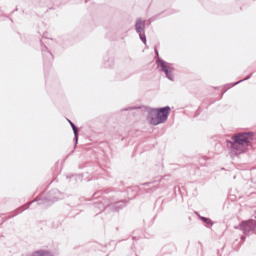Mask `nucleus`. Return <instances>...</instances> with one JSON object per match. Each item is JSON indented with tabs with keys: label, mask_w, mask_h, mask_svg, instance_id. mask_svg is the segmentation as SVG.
I'll use <instances>...</instances> for the list:
<instances>
[{
	"label": "nucleus",
	"mask_w": 256,
	"mask_h": 256,
	"mask_svg": "<svg viewBox=\"0 0 256 256\" xmlns=\"http://www.w3.org/2000/svg\"><path fill=\"white\" fill-rule=\"evenodd\" d=\"M251 135L249 133H238L232 136V141H227V147L231 149L234 155H241L247 151L251 143Z\"/></svg>",
	"instance_id": "1"
},
{
	"label": "nucleus",
	"mask_w": 256,
	"mask_h": 256,
	"mask_svg": "<svg viewBox=\"0 0 256 256\" xmlns=\"http://www.w3.org/2000/svg\"><path fill=\"white\" fill-rule=\"evenodd\" d=\"M169 113H171V107L165 106L163 108H150L148 110L147 121L150 125H161L169 119Z\"/></svg>",
	"instance_id": "2"
},
{
	"label": "nucleus",
	"mask_w": 256,
	"mask_h": 256,
	"mask_svg": "<svg viewBox=\"0 0 256 256\" xmlns=\"http://www.w3.org/2000/svg\"><path fill=\"white\" fill-rule=\"evenodd\" d=\"M157 65L158 69H160V71L165 74L169 81H175V66H173V64L165 62V60L159 59L157 61Z\"/></svg>",
	"instance_id": "3"
},
{
	"label": "nucleus",
	"mask_w": 256,
	"mask_h": 256,
	"mask_svg": "<svg viewBox=\"0 0 256 256\" xmlns=\"http://www.w3.org/2000/svg\"><path fill=\"white\" fill-rule=\"evenodd\" d=\"M59 199H63V194L59 190H52L49 193L48 198L44 199H36L32 201L31 203H35V201L38 202V205H45L47 202L55 203V201H59Z\"/></svg>",
	"instance_id": "4"
},
{
	"label": "nucleus",
	"mask_w": 256,
	"mask_h": 256,
	"mask_svg": "<svg viewBox=\"0 0 256 256\" xmlns=\"http://www.w3.org/2000/svg\"><path fill=\"white\" fill-rule=\"evenodd\" d=\"M240 230L243 231L244 235H253L256 233V220L243 221L240 224Z\"/></svg>",
	"instance_id": "5"
},
{
	"label": "nucleus",
	"mask_w": 256,
	"mask_h": 256,
	"mask_svg": "<svg viewBox=\"0 0 256 256\" xmlns=\"http://www.w3.org/2000/svg\"><path fill=\"white\" fill-rule=\"evenodd\" d=\"M136 33L139 35L140 40L147 45V36H145V20L138 18L135 23Z\"/></svg>",
	"instance_id": "6"
},
{
	"label": "nucleus",
	"mask_w": 256,
	"mask_h": 256,
	"mask_svg": "<svg viewBox=\"0 0 256 256\" xmlns=\"http://www.w3.org/2000/svg\"><path fill=\"white\" fill-rule=\"evenodd\" d=\"M68 123H70V125L72 127V130L74 132L75 145H77V143L79 141V130L77 129V126H75V124L71 120H68Z\"/></svg>",
	"instance_id": "7"
},
{
	"label": "nucleus",
	"mask_w": 256,
	"mask_h": 256,
	"mask_svg": "<svg viewBox=\"0 0 256 256\" xmlns=\"http://www.w3.org/2000/svg\"><path fill=\"white\" fill-rule=\"evenodd\" d=\"M105 201L106 200H104V202L97 203L96 204L97 209H99L100 211H103V210L107 209V207L111 206L110 204H105Z\"/></svg>",
	"instance_id": "8"
},
{
	"label": "nucleus",
	"mask_w": 256,
	"mask_h": 256,
	"mask_svg": "<svg viewBox=\"0 0 256 256\" xmlns=\"http://www.w3.org/2000/svg\"><path fill=\"white\" fill-rule=\"evenodd\" d=\"M125 205H126L125 201H118L115 203L114 209L116 211H119V209H122V207H125Z\"/></svg>",
	"instance_id": "9"
},
{
	"label": "nucleus",
	"mask_w": 256,
	"mask_h": 256,
	"mask_svg": "<svg viewBox=\"0 0 256 256\" xmlns=\"http://www.w3.org/2000/svg\"><path fill=\"white\" fill-rule=\"evenodd\" d=\"M201 221H203V223H206V225H211L213 226V222L211 221V219L209 218H205L203 216L200 217Z\"/></svg>",
	"instance_id": "10"
},
{
	"label": "nucleus",
	"mask_w": 256,
	"mask_h": 256,
	"mask_svg": "<svg viewBox=\"0 0 256 256\" xmlns=\"http://www.w3.org/2000/svg\"><path fill=\"white\" fill-rule=\"evenodd\" d=\"M252 75H253V74H250V75H248L246 78H244V79H242V80H240V81L234 83V84H233V87H235V85H239V83H243V81H247L248 79H251Z\"/></svg>",
	"instance_id": "11"
},
{
	"label": "nucleus",
	"mask_w": 256,
	"mask_h": 256,
	"mask_svg": "<svg viewBox=\"0 0 256 256\" xmlns=\"http://www.w3.org/2000/svg\"><path fill=\"white\" fill-rule=\"evenodd\" d=\"M44 55L51 61L53 59V53L46 51Z\"/></svg>",
	"instance_id": "12"
},
{
	"label": "nucleus",
	"mask_w": 256,
	"mask_h": 256,
	"mask_svg": "<svg viewBox=\"0 0 256 256\" xmlns=\"http://www.w3.org/2000/svg\"><path fill=\"white\" fill-rule=\"evenodd\" d=\"M133 109H141V107H128L124 111H133Z\"/></svg>",
	"instance_id": "13"
},
{
	"label": "nucleus",
	"mask_w": 256,
	"mask_h": 256,
	"mask_svg": "<svg viewBox=\"0 0 256 256\" xmlns=\"http://www.w3.org/2000/svg\"><path fill=\"white\" fill-rule=\"evenodd\" d=\"M156 54L159 55V52H157V50H155Z\"/></svg>",
	"instance_id": "14"
},
{
	"label": "nucleus",
	"mask_w": 256,
	"mask_h": 256,
	"mask_svg": "<svg viewBox=\"0 0 256 256\" xmlns=\"http://www.w3.org/2000/svg\"><path fill=\"white\" fill-rule=\"evenodd\" d=\"M145 185H151V183H146Z\"/></svg>",
	"instance_id": "15"
}]
</instances>
